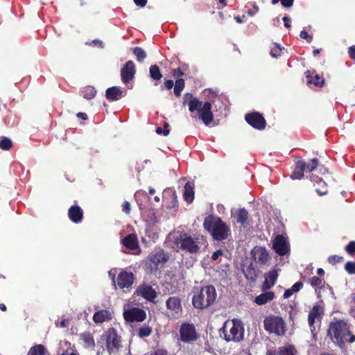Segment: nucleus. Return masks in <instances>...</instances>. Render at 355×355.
<instances>
[{
  "instance_id": "15",
  "label": "nucleus",
  "mask_w": 355,
  "mask_h": 355,
  "mask_svg": "<svg viewBox=\"0 0 355 355\" xmlns=\"http://www.w3.org/2000/svg\"><path fill=\"white\" fill-rule=\"evenodd\" d=\"M245 120L250 125L257 129L262 130L266 126L265 119L258 112L246 114Z\"/></svg>"
},
{
  "instance_id": "58",
  "label": "nucleus",
  "mask_w": 355,
  "mask_h": 355,
  "mask_svg": "<svg viewBox=\"0 0 355 355\" xmlns=\"http://www.w3.org/2000/svg\"><path fill=\"white\" fill-rule=\"evenodd\" d=\"M164 128V130L163 131V133L165 136H167L169 134L168 124L167 123H165Z\"/></svg>"
},
{
  "instance_id": "60",
  "label": "nucleus",
  "mask_w": 355,
  "mask_h": 355,
  "mask_svg": "<svg viewBox=\"0 0 355 355\" xmlns=\"http://www.w3.org/2000/svg\"><path fill=\"white\" fill-rule=\"evenodd\" d=\"M92 43L94 44H98L101 48H102V49L104 48L103 42L102 41H100L98 40H94L92 41Z\"/></svg>"
},
{
  "instance_id": "26",
  "label": "nucleus",
  "mask_w": 355,
  "mask_h": 355,
  "mask_svg": "<svg viewBox=\"0 0 355 355\" xmlns=\"http://www.w3.org/2000/svg\"><path fill=\"white\" fill-rule=\"evenodd\" d=\"M306 170V163L303 161H298L296 163L294 171L291 175V178L300 180L304 177V171Z\"/></svg>"
},
{
  "instance_id": "46",
  "label": "nucleus",
  "mask_w": 355,
  "mask_h": 355,
  "mask_svg": "<svg viewBox=\"0 0 355 355\" xmlns=\"http://www.w3.org/2000/svg\"><path fill=\"white\" fill-rule=\"evenodd\" d=\"M302 287L303 284L301 282H297L293 285L291 291H293L294 293H296L300 291V289H302Z\"/></svg>"
},
{
  "instance_id": "2",
  "label": "nucleus",
  "mask_w": 355,
  "mask_h": 355,
  "mask_svg": "<svg viewBox=\"0 0 355 355\" xmlns=\"http://www.w3.org/2000/svg\"><path fill=\"white\" fill-rule=\"evenodd\" d=\"M184 103H187L189 110L191 112H198L199 118L203 123L208 125L213 121V113L211 112V105L209 102H205L203 105L197 98L193 97L192 94L187 93L184 95Z\"/></svg>"
},
{
  "instance_id": "44",
  "label": "nucleus",
  "mask_w": 355,
  "mask_h": 355,
  "mask_svg": "<svg viewBox=\"0 0 355 355\" xmlns=\"http://www.w3.org/2000/svg\"><path fill=\"white\" fill-rule=\"evenodd\" d=\"M345 268L349 274H355V263L347 262Z\"/></svg>"
},
{
  "instance_id": "7",
  "label": "nucleus",
  "mask_w": 355,
  "mask_h": 355,
  "mask_svg": "<svg viewBox=\"0 0 355 355\" xmlns=\"http://www.w3.org/2000/svg\"><path fill=\"white\" fill-rule=\"evenodd\" d=\"M105 345L110 355H120L122 349L121 338L114 328H110L105 332Z\"/></svg>"
},
{
  "instance_id": "10",
  "label": "nucleus",
  "mask_w": 355,
  "mask_h": 355,
  "mask_svg": "<svg viewBox=\"0 0 355 355\" xmlns=\"http://www.w3.org/2000/svg\"><path fill=\"white\" fill-rule=\"evenodd\" d=\"M275 251L280 256L286 255L290 250L288 241L282 235H277L272 243Z\"/></svg>"
},
{
  "instance_id": "33",
  "label": "nucleus",
  "mask_w": 355,
  "mask_h": 355,
  "mask_svg": "<svg viewBox=\"0 0 355 355\" xmlns=\"http://www.w3.org/2000/svg\"><path fill=\"white\" fill-rule=\"evenodd\" d=\"M152 333V328L148 325H144L139 329L137 335L140 338L149 336Z\"/></svg>"
},
{
  "instance_id": "64",
  "label": "nucleus",
  "mask_w": 355,
  "mask_h": 355,
  "mask_svg": "<svg viewBox=\"0 0 355 355\" xmlns=\"http://www.w3.org/2000/svg\"><path fill=\"white\" fill-rule=\"evenodd\" d=\"M234 19H235V20L236 21V22H238V23H239V24H240V23H242V21H243L242 19H241V17H239V16H236V17H234Z\"/></svg>"
},
{
  "instance_id": "8",
  "label": "nucleus",
  "mask_w": 355,
  "mask_h": 355,
  "mask_svg": "<svg viewBox=\"0 0 355 355\" xmlns=\"http://www.w3.org/2000/svg\"><path fill=\"white\" fill-rule=\"evenodd\" d=\"M264 328L269 333L277 336H283L286 332V324L284 320L279 316L270 315L263 321Z\"/></svg>"
},
{
  "instance_id": "59",
  "label": "nucleus",
  "mask_w": 355,
  "mask_h": 355,
  "mask_svg": "<svg viewBox=\"0 0 355 355\" xmlns=\"http://www.w3.org/2000/svg\"><path fill=\"white\" fill-rule=\"evenodd\" d=\"M300 35L302 39H307L309 37V34L306 31H302Z\"/></svg>"
},
{
  "instance_id": "42",
  "label": "nucleus",
  "mask_w": 355,
  "mask_h": 355,
  "mask_svg": "<svg viewBox=\"0 0 355 355\" xmlns=\"http://www.w3.org/2000/svg\"><path fill=\"white\" fill-rule=\"evenodd\" d=\"M279 0H272L273 5L277 3ZM282 5L286 8H290L293 6L294 0H280Z\"/></svg>"
},
{
  "instance_id": "34",
  "label": "nucleus",
  "mask_w": 355,
  "mask_h": 355,
  "mask_svg": "<svg viewBox=\"0 0 355 355\" xmlns=\"http://www.w3.org/2000/svg\"><path fill=\"white\" fill-rule=\"evenodd\" d=\"M133 53L136 56L138 62H142L146 58L145 51L141 47H135L133 49Z\"/></svg>"
},
{
  "instance_id": "51",
  "label": "nucleus",
  "mask_w": 355,
  "mask_h": 355,
  "mask_svg": "<svg viewBox=\"0 0 355 355\" xmlns=\"http://www.w3.org/2000/svg\"><path fill=\"white\" fill-rule=\"evenodd\" d=\"M174 85V83H173V81L171 80H168L167 81H166L164 83V87L168 89H171L173 88Z\"/></svg>"
},
{
  "instance_id": "12",
  "label": "nucleus",
  "mask_w": 355,
  "mask_h": 355,
  "mask_svg": "<svg viewBox=\"0 0 355 355\" xmlns=\"http://www.w3.org/2000/svg\"><path fill=\"white\" fill-rule=\"evenodd\" d=\"M167 309L174 317H178L182 314V309L181 301L178 297H170L166 302Z\"/></svg>"
},
{
  "instance_id": "18",
  "label": "nucleus",
  "mask_w": 355,
  "mask_h": 355,
  "mask_svg": "<svg viewBox=\"0 0 355 355\" xmlns=\"http://www.w3.org/2000/svg\"><path fill=\"white\" fill-rule=\"evenodd\" d=\"M278 277L277 270H272L265 274V280L263 284L262 289L268 290L272 288Z\"/></svg>"
},
{
  "instance_id": "23",
  "label": "nucleus",
  "mask_w": 355,
  "mask_h": 355,
  "mask_svg": "<svg viewBox=\"0 0 355 355\" xmlns=\"http://www.w3.org/2000/svg\"><path fill=\"white\" fill-rule=\"evenodd\" d=\"M123 95V91L117 87H112L106 90V98L110 101H118Z\"/></svg>"
},
{
  "instance_id": "9",
  "label": "nucleus",
  "mask_w": 355,
  "mask_h": 355,
  "mask_svg": "<svg viewBox=\"0 0 355 355\" xmlns=\"http://www.w3.org/2000/svg\"><path fill=\"white\" fill-rule=\"evenodd\" d=\"M198 334L193 324L184 322L180 329V339L183 343H191L196 341Z\"/></svg>"
},
{
  "instance_id": "38",
  "label": "nucleus",
  "mask_w": 355,
  "mask_h": 355,
  "mask_svg": "<svg viewBox=\"0 0 355 355\" xmlns=\"http://www.w3.org/2000/svg\"><path fill=\"white\" fill-rule=\"evenodd\" d=\"M12 147V141L7 137H2L0 140V148L4 150H9Z\"/></svg>"
},
{
  "instance_id": "45",
  "label": "nucleus",
  "mask_w": 355,
  "mask_h": 355,
  "mask_svg": "<svg viewBox=\"0 0 355 355\" xmlns=\"http://www.w3.org/2000/svg\"><path fill=\"white\" fill-rule=\"evenodd\" d=\"M346 250L349 254L355 252V241H351L346 247Z\"/></svg>"
},
{
  "instance_id": "53",
  "label": "nucleus",
  "mask_w": 355,
  "mask_h": 355,
  "mask_svg": "<svg viewBox=\"0 0 355 355\" xmlns=\"http://www.w3.org/2000/svg\"><path fill=\"white\" fill-rule=\"evenodd\" d=\"M183 75V72L180 69H174L173 71V76L174 77H180Z\"/></svg>"
},
{
  "instance_id": "37",
  "label": "nucleus",
  "mask_w": 355,
  "mask_h": 355,
  "mask_svg": "<svg viewBox=\"0 0 355 355\" xmlns=\"http://www.w3.org/2000/svg\"><path fill=\"white\" fill-rule=\"evenodd\" d=\"M81 339L87 344L88 347L94 346V340L92 336L89 333H84L80 335Z\"/></svg>"
},
{
  "instance_id": "19",
  "label": "nucleus",
  "mask_w": 355,
  "mask_h": 355,
  "mask_svg": "<svg viewBox=\"0 0 355 355\" xmlns=\"http://www.w3.org/2000/svg\"><path fill=\"white\" fill-rule=\"evenodd\" d=\"M322 313V310L321 307L318 305L313 306V307L309 311V317H308V322H309V325L311 327V329L312 331L315 329L314 324H315V320L320 319Z\"/></svg>"
},
{
  "instance_id": "52",
  "label": "nucleus",
  "mask_w": 355,
  "mask_h": 355,
  "mask_svg": "<svg viewBox=\"0 0 355 355\" xmlns=\"http://www.w3.org/2000/svg\"><path fill=\"white\" fill-rule=\"evenodd\" d=\"M293 293L294 292L291 291V288L287 289L284 293V297L285 299L289 298Z\"/></svg>"
},
{
  "instance_id": "61",
  "label": "nucleus",
  "mask_w": 355,
  "mask_h": 355,
  "mask_svg": "<svg viewBox=\"0 0 355 355\" xmlns=\"http://www.w3.org/2000/svg\"><path fill=\"white\" fill-rule=\"evenodd\" d=\"M253 273H254L253 272ZM246 277L249 279H251V280H254L256 279V275L254 274H251V272H250L249 274H246L245 275Z\"/></svg>"
},
{
  "instance_id": "36",
  "label": "nucleus",
  "mask_w": 355,
  "mask_h": 355,
  "mask_svg": "<svg viewBox=\"0 0 355 355\" xmlns=\"http://www.w3.org/2000/svg\"><path fill=\"white\" fill-rule=\"evenodd\" d=\"M295 348L291 345L281 347L279 349V355H295Z\"/></svg>"
},
{
  "instance_id": "4",
  "label": "nucleus",
  "mask_w": 355,
  "mask_h": 355,
  "mask_svg": "<svg viewBox=\"0 0 355 355\" xmlns=\"http://www.w3.org/2000/svg\"><path fill=\"white\" fill-rule=\"evenodd\" d=\"M220 336L223 335L227 342H239L243 338L244 329L242 322L237 319L227 320L220 331Z\"/></svg>"
},
{
  "instance_id": "62",
  "label": "nucleus",
  "mask_w": 355,
  "mask_h": 355,
  "mask_svg": "<svg viewBox=\"0 0 355 355\" xmlns=\"http://www.w3.org/2000/svg\"><path fill=\"white\" fill-rule=\"evenodd\" d=\"M109 275L110 277H112V281H113L114 284H115V281H114L115 270H110L109 271Z\"/></svg>"
},
{
  "instance_id": "47",
  "label": "nucleus",
  "mask_w": 355,
  "mask_h": 355,
  "mask_svg": "<svg viewBox=\"0 0 355 355\" xmlns=\"http://www.w3.org/2000/svg\"><path fill=\"white\" fill-rule=\"evenodd\" d=\"M123 211L126 214L130 211V204L128 201H125L123 204Z\"/></svg>"
},
{
  "instance_id": "28",
  "label": "nucleus",
  "mask_w": 355,
  "mask_h": 355,
  "mask_svg": "<svg viewBox=\"0 0 355 355\" xmlns=\"http://www.w3.org/2000/svg\"><path fill=\"white\" fill-rule=\"evenodd\" d=\"M311 181H315L316 184L320 186V187L316 188V192L320 195H325L327 193V185L326 183L320 178H316V180L313 179L312 177H311Z\"/></svg>"
},
{
  "instance_id": "40",
  "label": "nucleus",
  "mask_w": 355,
  "mask_h": 355,
  "mask_svg": "<svg viewBox=\"0 0 355 355\" xmlns=\"http://www.w3.org/2000/svg\"><path fill=\"white\" fill-rule=\"evenodd\" d=\"M309 282L313 287H321L323 284V279L318 277H313L309 280Z\"/></svg>"
},
{
  "instance_id": "17",
  "label": "nucleus",
  "mask_w": 355,
  "mask_h": 355,
  "mask_svg": "<svg viewBox=\"0 0 355 355\" xmlns=\"http://www.w3.org/2000/svg\"><path fill=\"white\" fill-rule=\"evenodd\" d=\"M138 295H140L144 298L153 301L157 297V293L150 286L148 285H142L139 286L137 291Z\"/></svg>"
},
{
  "instance_id": "49",
  "label": "nucleus",
  "mask_w": 355,
  "mask_h": 355,
  "mask_svg": "<svg viewBox=\"0 0 355 355\" xmlns=\"http://www.w3.org/2000/svg\"><path fill=\"white\" fill-rule=\"evenodd\" d=\"M223 254V251L221 250H216L214 252L211 256V259L213 260H216L220 256Z\"/></svg>"
},
{
  "instance_id": "41",
  "label": "nucleus",
  "mask_w": 355,
  "mask_h": 355,
  "mask_svg": "<svg viewBox=\"0 0 355 355\" xmlns=\"http://www.w3.org/2000/svg\"><path fill=\"white\" fill-rule=\"evenodd\" d=\"M318 165V159L316 158H313L311 160L310 163L306 164V169L309 172L314 171Z\"/></svg>"
},
{
  "instance_id": "11",
  "label": "nucleus",
  "mask_w": 355,
  "mask_h": 355,
  "mask_svg": "<svg viewBox=\"0 0 355 355\" xmlns=\"http://www.w3.org/2000/svg\"><path fill=\"white\" fill-rule=\"evenodd\" d=\"M123 316L127 321L133 322H141L146 319V312L139 308H132L128 310H125Z\"/></svg>"
},
{
  "instance_id": "30",
  "label": "nucleus",
  "mask_w": 355,
  "mask_h": 355,
  "mask_svg": "<svg viewBox=\"0 0 355 355\" xmlns=\"http://www.w3.org/2000/svg\"><path fill=\"white\" fill-rule=\"evenodd\" d=\"M96 93V91L92 86H88L85 87L81 92L83 96L86 99L93 98L95 96Z\"/></svg>"
},
{
  "instance_id": "24",
  "label": "nucleus",
  "mask_w": 355,
  "mask_h": 355,
  "mask_svg": "<svg viewBox=\"0 0 355 355\" xmlns=\"http://www.w3.org/2000/svg\"><path fill=\"white\" fill-rule=\"evenodd\" d=\"M122 243L127 248L130 250H137L139 248L137 236L133 234H129L122 240Z\"/></svg>"
},
{
  "instance_id": "25",
  "label": "nucleus",
  "mask_w": 355,
  "mask_h": 355,
  "mask_svg": "<svg viewBox=\"0 0 355 355\" xmlns=\"http://www.w3.org/2000/svg\"><path fill=\"white\" fill-rule=\"evenodd\" d=\"M275 297V294L272 291L265 292L257 296L254 299V302L257 305H263L268 302L272 301Z\"/></svg>"
},
{
  "instance_id": "56",
  "label": "nucleus",
  "mask_w": 355,
  "mask_h": 355,
  "mask_svg": "<svg viewBox=\"0 0 355 355\" xmlns=\"http://www.w3.org/2000/svg\"><path fill=\"white\" fill-rule=\"evenodd\" d=\"M338 260H339V257L337 256H331V257H329L328 259V261L329 263H335V262L338 261Z\"/></svg>"
},
{
  "instance_id": "35",
  "label": "nucleus",
  "mask_w": 355,
  "mask_h": 355,
  "mask_svg": "<svg viewBox=\"0 0 355 355\" xmlns=\"http://www.w3.org/2000/svg\"><path fill=\"white\" fill-rule=\"evenodd\" d=\"M184 87V80L182 78L178 79L175 81V85L174 87V94L177 96H180L181 95V92Z\"/></svg>"
},
{
  "instance_id": "22",
  "label": "nucleus",
  "mask_w": 355,
  "mask_h": 355,
  "mask_svg": "<svg viewBox=\"0 0 355 355\" xmlns=\"http://www.w3.org/2000/svg\"><path fill=\"white\" fill-rule=\"evenodd\" d=\"M111 318V313L107 310L96 311L93 316V320L96 323H103L104 322L109 321Z\"/></svg>"
},
{
  "instance_id": "14",
  "label": "nucleus",
  "mask_w": 355,
  "mask_h": 355,
  "mask_svg": "<svg viewBox=\"0 0 355 355\" xmlns=\"http://www.w3.org/2000/svg\"><path fill=\"white\" fill-rule=\"evenodd\" d=\"M251 253L254 260L260 264H266L270 259L269 254L263 247L256 246Z\"/></svg>"
},
{
  "instance_id": "55",
  "label": "nucleus",
  "mask_w": 355,
  "mask_h": 355,
  "mask_svg": "<svg viewBox=\"0 0 355 355\" xmlns=\"http://www.w3.org/2000/svg\"><path fill=\"white\" fill-rule=\"evenodd\" d=\"M349 53L352 59L355 60V46L349 48Z\"/></svg>"
},
{
  "instance_id": "39",
  "label": "nucleus",
  "mask_w": 355,
  "mask_h": 355,
  "mask_svg": "<svg viewBox=\"0 0 355 355\" xmlns=\"http://www.w3.org/2000/svg\"><path fill=\"white\" fill-rule=\"evenodd\" d=\"M282 48L277 44H274V46L270 50V55L272 58H278L280 56Z\"/></svg>"
},
{
  "instance_id": "13",
  "label": "nucleus",
  "mask_w": 355,
  "mask_h": 355,
  "mask_svg": "<svg viewBox=\"0 0 355 355\" xmlns=\"http://www.w3.org/2000/svg\"><path fill=\"white\" fill-rule=\"evenodd\" d=\"M136 73V68L132 61H128L121 71V80L123 83H128L133 79Z\"/></svg>"
},
{
  "instance_id": "48",
  "label": "nucleus",
  "mask_w": 355,
  "mask_h": 355,
  "mask_svg": "<svg viewBox=\"0 0 355 355\" xmlns=\"http://www.w3.org/2000/svg\"><path fill=\"white\" fill-rule=\"evenodd\" d=\"M134 3L141 8H144L146 6L147 3V0H133Z\"/></svg>"
},
{
  "instance_id": "6",
  "label": "nucleus",
  "mask_w": 355,
  "mask_h": 355,
  "mask_svg": "<svg viewBox=\"0 0 355 355\" xmlns=\"http://www.w3.org/2000/svg\"><path fill=\"white\" fill-rule=\"evenodd\" d=\"M203 241L202 236H192L184 233L180 234L176 239L175 244L177 247L189 253H196L199 251Z\"/></svg>"
},
{
  "instance_id": "29",
  "label": "nucleus",
  "mask_w": 355,
  "mask_h": 355,
  "mask_svg": "<svg viewBox=\"0 0 355 355\" xmlns=\"http://www.w3.org/2000/svg\"><path fill=\"white\" fill-rule=\"evenodd\" d=\"M150 259L152 262L156 264L161 262L164 263L167 261V258L162 251H159L155 254H152L150 257Z\"/></svg>"
},
{
  "instance_id": "54",
  "label": "nucleus",
  "mask_w": 355,
  "mask_h": 355,
  "mask_svg": "<svg viewBox=\"0 0 355 355\" xmlns=\"http://www.w3.org/2000/svg\"><path fill=\"white\" fill-rule=\"evenodd\" d=\"M259 11V8L257 6H254V9L252 10H248V14L250 16H253Z\"/></svg>"
},
{
  "instance_id": "31",
  "label": "nucleus",
  "mask_w": 355,
  "mask_h": 355,
  "mask_svg": "<svg viewBox=\"0 0 355 355\" xmlns=\"http://www.w3.org/2000/svg\"><path fill=\"white\" fill-rule=\"evenodd\" d=\"M46 349L42 345H37L31 348L27 355H45Z\"/></svg>"
},
{
  "instance_id": "1",
  "label": "nucleus",
  "mask_w": 355,
  "mask_h": 355,
  "mask_svg": "<svg viewBox=\"0 0 355 355\" xmlns=\"http://www.w3.org/2000/svg\"><path fill=\"white\" fill-rule=\"evenodd\" d=\"M350 329L351 324L347 320L334 318L329 323L327 336L334 344L343 348L346 343L355 342V335Z\"/></svg>"
},
{
  "instance_id": "5",
  "label": "nucleus",
  "mask_w": 355,
  "mask_h": 355,
  "mask_svg": "<svg viewBox=\"0 0 355 355\" xmlns=\"http://www.w3.org/2000/svg\"><path fill=\"white\" fill-rule=\"evenodd\" d=\"M216 298V291L213 286H207L195 292L192 302L196 309H205L209 306Z\"/></svg>"
},
{
  "instance_id": "32",
  "label": "nucleus",
  "mask_w": 355,
  "mask_h": 355,
  "mask_svg": "<svg viewBox=\"0 0 355 355\" xmlns=\"http://www.w3.org/2000/svg\"><path fill=\"white\" fill-rule=\"evenodd\" d=\"M150 76L155 80H159L162 77L159 68L157 65H153L150 67Z\"/></svg>"
},
{
  "instance_id": "57",
  "label": "nucleus",
  "mask_w": 355,
  "mask_h": 355,
  "mask_svg": "<svg viewBox=\"0 0 355 355\" xmlns=\"http://www.w3.org/2000/svg\"><path fill=\"white\" fill-rule=\"evenodd\" d=\"M77 116L80 119H82L83 120H86L87 119V115L86 113L84 112H78L77 114Z\"/></svg>"
},
{
  "instance_id": "63",
  "label": "nucleus",
  "mask_w": 355,
  "mask_h": 355,
  "mask_svg": "<svg viewBox=\"0 0 355 355\" xmlns=\"http://www.w3.org/2000/svg\"><path fill=\"white\" fill-rule=\"evenodd\" d=\"M317 273H318V275L322 276V275H324V271L322 268H318V270H317Z\"/></svg>"
},
{
  "instance_id": "3",
  "label": "nucleus",
  "mask_w": 355,
  "mask_h": 355,
  "mask_svg": "<svg viewBox=\"0 0 355 355\" xmlns=\"http://www.w3.org/2000/svg\"><path fill=\"white\" fill-rule=\"evenodd\" d=\"M203 225L216 241L224 240L230 234V227L218 217H207Z\"/></svg>"
},
{
  "instance_id": "20",
  "label": "nucleus",
  "mask_w": 355,
  "mask_h": 355,
  "mask_svg": "<svg viewBox=\"0 0 355 355\" xmlns=\"http://www.w3.org/2000/svg\"><path fill=\"white\" fill-rule=\"evenodd\" d=\"M232 215L236 220V223L241 224L242 226H245L249 214L246 209L241 208L235 210L234 212L232 211Z\"/></svg>"
},
{
  "instance_id": "21",
  "label": "nucleus",
  "mask_w": 355,
  "mask_h": 355,
  "mask_svg": "<svg viewBox=\"0 0 355 355\" xmlns=\"http://www.w3.org/2000/svg\"><path fill=\"white\" fill-rule=\"evenodd\" d=\"M68 216L71 221L78 223L83 220V210L78 206H71L69 209Z\"/></svg>"
},
{
  "instance_id": "50",
  "label": "nucleus",
  "mask_w": 355,
  "mask_h": 355,
  "mask_svg": "<svg viewBox=\"0 0 355 355\" xmlns=\"http://www.w3.org/2000/svg\"><path fill=\"white\" fill-rule=\"evenodd\" d=\"M283 21H284V26L286 27V28H290L291 27V19L287 17V16H285L283 17Z\"/></svg>"
},
{
  "instance_id": "43",
  "label": "nucleus",
  "mask_w": 355,
  "mask_h": 355,
  "mask_svg": "<svg viewBox=\"0 0 355 355\" xmlns=\"http://www.w3.org/2000/svg\"><path fill=\"white\" fill-rule=\"evenodd\" d=\"M324 82V79H321L318 75H315L313 80H309V83H313L316 86H321Z\"/></svg>"
},
{
  "instance_id": "16",
  "label": "nucleus",
  "mask_w": 355,
  "mask_h": 355,
  "mask_svg": "<svg viewBox=\"0 0 355 355\" xmlns=\"http://www.w3.org/2000/svg\"><path fill=\"white\" fill-rule=\"evenodd\" d=\"M134 282V275L132 272L123 271L117 277V285L121 288H129Z\"/></svg>"
},
{
  "instance_id": "27",
  "label": "nucleus",
  "mask_w": 355,
  "mask_h": 355,
  "mask_svg": "<svg viewBox=\"0 0 355 355\" xmlns=\"http://www.w3.org/2000/svg\"><path fill=\"white\" fill-rule=\"evenodd\" d=\"M184 198L187 202H193L194 199V185L192 183L187 182L184 186Z\"/></svg>"
}]
</instances>
